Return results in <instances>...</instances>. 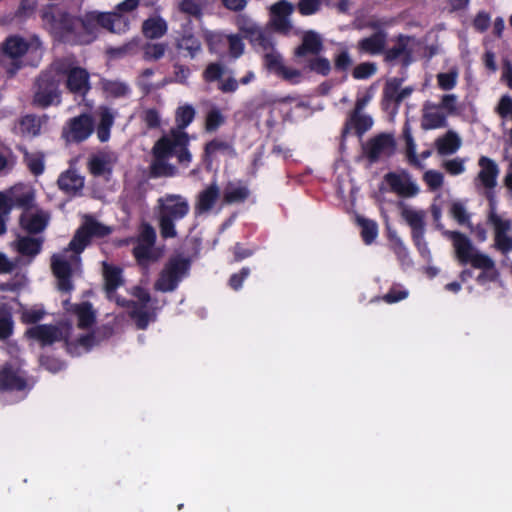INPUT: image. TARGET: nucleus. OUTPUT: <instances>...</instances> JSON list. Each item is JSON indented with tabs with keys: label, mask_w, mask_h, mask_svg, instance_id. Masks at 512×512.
Instances as JSON below:
<instances>
[{
	"label": "nucleus",
	"mask_w": 512,
	"mask_h": 512,
	"mask_svg": "<svg viewBox=\"0 0 512 512\" xmlns=\"http://www.w3.org/2000/svg\"><path fill=\"white\" fill-rule=\"evenodd\" d=\"M140 0H124L117 5L118 12H89L82 18L72 17L58 7H47L42 12L44 27L56 38L72 44L93 42L100 28L113 33H124L129 29V19L120 12L137 8Z\"/></svg>",
	"instance_id": "1"
},
{
	"label": "nucleus",
	"mask_w": 512,
	"mask_h": 512,
	"mask_svg": "<svg viewBox=\"0 0 512 512\" xmlns=\"http://www.w3.org/2000/svg\"><path fill=\"white\" fill-rule=\"evenodd\" d=\"M64 314L69 320L77 323L76 327L70 322L56 325L34 326V339L42 346L63 342L67 352L73 356H79L90 351L98 340L96 332L92 331L96 323L97 314L89 302L71 303L63 301Z\"/></svg>",
	"instance_id": "2"
},
{
	"label": "nucleus",
	"mask_w": 512,
	"mask_h": 512,
	"mask_svg": "<svg viewBox=\"0 0 512 512\" xmlns=\"http://www.w3.org/2000/svg\"><path fill=\"white\" fill-rule=\"evenodd\" d=\"M109 233V227L97 222L91 216H84L83 223L69 246L52 257L51 266L60 291L70 292L73 290L72 279L81 273L80 254L89 244L90 238L105 236Z\"/></svg>",
	"instance_id": "3"
},
{
	"label": "nucleus",
	"mask_w": 512,
	"mask_h": 512,
	"mask_svg": "<svg viewBox=\"0 0 512 512\" xmlns=\"http://www.w3.org/2000/svg\"><path fill=\"white\" fill-rule=\"evenodd\" d=\"M195 109L189 104L179 106L176 111L177 128L157 141L153 147L155 157L151 165L152 173L155 176H173L175 167L168 164L166 160L176 156L179 163L188 166L192 161V155L187 149L189 137L184 129L193 121Z\"/></svg>",
	"instance_id": "4"
},
{
	"label": "nucleus",
	"mask_w": 512,
	"mask_h": 512,
	"mask_svg": "<svg viewBox=\"0 0 512 512\" xmlns=\"http://www.w3.org/2000/svg\"><path fill=\"white\" fill-rule=\"evenodd\" d=\"M103 274L107 297L118 305L126 307L130 317L139 329H145L150 322L156 319V307L147 290L135 287L132 290L133 301L125 302L116 294L115 290L124 283L122 270L119 267L103 264Z\"/></svg>",
	"instance_id": "5"
},
{
	"label": "nucleus",
	"mask_w": 512,
	"mask_h": 512,
	"mask_svg": "<svg viewBox=\"0 0 512 512\" xmlns=\"http://www.w3.org/2000/svg\"><path fill=\"white\" fill-rule=\"evenodd\" d=\"M443 235L451 240L455 258L460 264H471L474 268L482 270L477 277L480 284L496 279L498 272L494 260L476 249L466 235L449 230H443Z\"/></svg>",
	"instance_id": "6"
},
{
	"label": "nucleus",
	"mask_w": 512,
	"mask_h": 512,
	"mask_svg": "<svg viewBox=\"0 0 512 512\" xmlns=\"http://www.w3.org/2000/svg\"><path fill=\"white\" fill-rule=\"evenodd\" d=\"M159 226L161 236L171 238L176 236L175 222L184 218L189 212L188 201L175 194H167L158 200Z\"/></svg>",
	"instance_id": "7"
},
{
	"label": "nucleus",
	"mask_w": 512,
	"mask_h": 512,
	"mask_svg": "<svg viewBox=\"0 0 512 512\" xmlns=\"http://www.w3.org/2000/svg\"><path fill=\"white\" fill-rule=\"evenodd\" d=\"M397 207L400 215L411 229V236L421 257L426 262L432 261V254L425 240L426 211L412 206L404 201H399Z\"/></svg>",
	"instance_id": "8"
},
{
	"label": "nucleus",
	"mask_w": 512,
	"mask_h": 512,
	"mask_svg": "<svg viewBox=\"0 0 512 512\" xmlns=\"http://www.w3.org/2000/svg\"><path fill=\"white\" fill-rule=\"evenodd\" d=\"M488 223L493 230V246L501 254L512 252V221L497 213L496 200L491 199Z\"/></svg>",
	"instance_id": "9"
},
{
	"label": "nucleus",
	"mask_w": 512,
	"mask_h": 512,
	"mask_svg": "<svg viewBox=\"0 0 512 512\" xmlns=\"http://www.w3.org/2000/svg\"><path fill=\"white\" fill-rule=\"evenodd\" d=\"M55 69L66 75L67 87L71 92L84 95L90 89L89 73L77 65L73 57H66L54 64Z\"/></svg>",
	"instance_id": "10"
},
{
	"label": "nucleus",
	"mask_w": 512,
	"mask_h": 512,
	"mask_svg": "<svg viewBox=\"0 0 512 512\" xmlns=\"http://www.w3.org/2000/svg\"><path fill=\"white\" fill-rule=\"evenodd\" d=\"M189 262L183 258L171 259L162 270L155 283V289L162 292L173 291L179 282L188 274Z\"/></svg>",
	"instance_id": "11"
},
{
	"label": "nucleus",
	"mask_w": 512,
	"mask_h": 512,
	"mask_svg": "<svg viewBox=\"0 0 512 512\" xmlns=\"http://www.w3.org/2000/svg\"><path fill=\"white\" fill-rule=\"evenodd\" d=\"M479 172L475 178V186L478 190H482L489 200H495L493 189L497 185V178L499 175V167L497 163L489 157L481 156L478 161Z\"/></svg>",
	"instance_id": "12"
},
{
	"label": "nucleus",
	"mask_w": 512,
	"mask_h": 512,
	"mask_svg": "<svg viewBox=\"0 0 512 512\" xmlns=\"http://www.w3.org/2000/svg\"><path fill=\"white\" fill-rule=\"evenodd\" d=\"M155 239L156 233L153 227L143 226L133 249V254L140 265L146 266L157 260L158 255L154 250Z\"/></svg>",
	"instance_id": "13"
},
{
	"label": "nucleus",
	"mask_w": 512,
	"mask_h": 512,
	"mask_svg": "<svg viewBox=\"0 0 512 512\" xmlns=\"http://www.w3.org/2000/svg\"><path fill=\"white\" fill-rule=\"evenodd\" d=\"M384 181L392 192L403 198L415 197L420 192L419 185L406 171L390 172Z\"/></svg>",
	"instance_id": "14"
},
{
	"label": "nucleus",
	"mask_w": 512,
	"mask_h": 512,
	"mask_svg": "<svg viewBox=\"0 0 512 512\" xmlns=\"http://www.w3.org/2000/svg\"><path fill=\"white\" fill-rule=\"evenodd\" d=\"M14 249L22 256H32V213H23L20 217V229L16 240L12 242Z\"/></svg>",
	"instance_id": "15"
},
{
	"label": "nucleus",
	"mask_w": 512,
	"mask_h": 512,
	"mask_svg": "<svg viewBox=\"0 0 512 512\" xmlns=\"http://www.w3.org/2000/svg\"><path fill=\"white\" fill-rule=\"evenodd\" d=\"M294 7L291 3L281 0L270 7V24L278 32L287 34L292 29L290 15Z\"/></svg>",
	"instance_id": "16"
},
{
	"label": "nucleus",
	"mask_w": 512,
	"mask_h": 512,
	"mask_svg": "<svg viewBox=\"0 0 512 512\" xmlns=\"http://www.w3.org/2000/svg\"><path fill=\"white\" fill-rule=\"evenodd\" d=\"M0 195L5 199L6 204L10 207V211L13 207L22 208L25 210L24 213H30L32 206V189L23 184H16L10 189L0 192Z\"/></svg>",
	"instance_id": "17"
},
{
	"label": "nucleus",
	"mask_w": 512,
	"mask_h": 512,
	"mask_svg": "<svg viewBox=\"0 0 512 512\" xmlns=\"http://www.w3.org/2000/svg\"><path fill=\"white\" fill-rule=\"evenodd\" d=\"M236 25L249 38L255 48L261 43L268 45V38L272 36L271 33L258 27L249 16L245 14L238 15Z\"/></svg>",
	"instance_id": "18"
},
{
	"label": "nucleus",
	"mask_w": 512,
	"mask_h": 512,
	"mask_svg": "<svg viewBox=\"0 0 512 512\" xmlns=\"http://www.w3.org/2000/svg\"><path fill=\"white\" fill-rule=\"evenodd\" d=\"M93 120L89 115L82 114L73 118L65 132L68 141L80 142L86 140L93 132Z\"/></svg>",
	"instance_id": "19"
},
{
	"label": "nucleus",
	"mask_w": 512,
	"mask_h": 512,
	"mask_svg": "<svg viewBox=\"0 0 512 512\" xmlns=\"http://www.w3.org/2000/svg\"><path fill=\"white\" fill-rule=\"evenodd\" d=\"M395 151V142L390 135H380L375 137L366 146L368 157L375 161L377 159L388 157Z\"/></svg>",
	"instance_id": "20"
},
{
	"label": "nucleus",
	"mask_w": 512,
	"mask_h": 512,
	"mask_svg": "<svg viewBox=\"0 0 512 512\" xmlns=\"http://www.w3.org/2000/svg\"><path fill=\"white\" fill-rule=\"evenodd\" d=\"M446 114L440 106L432 102H426L423 106L421 126L425 130L437 129L446 126Z\"/></svg>",
	"instance_id": "21"
},
{
	"label": "nucleus",
	"mask_w": 512,
	"mask_h": 512,
	"mask_svg": "<svg viewBox=\"0 0 512 512\" xmlns=\"http://www.w3.org/2000/svg\"><path fill=\"white\" fill-rule=\"evenodd\" d=\"M57 81L41 79L39 82V91L34 95V104L47 107L59 103V93L57 90Z\"/></svg>",
	"instance_id": "22"
},
{
	"label": "nucleus",
	"mask_w": 512,
	"mask_h": 512,
	"mask_svg": "<svg viewBox=\"0 0 512 512\" xmlns=\"http://www.w3.org/2000/svg\"><path fill=\"white\" fill-rule=\"evenodd\" d=\"M256 49L262 52L264 65L267 70L277 76L285 63L283 62L281 55L274 48L272 36L268 38V45L261 43L256 47Z\"/></svg>",
	"instance_id": "23"
},
{
	"label": "nucleus",
	"mask_w": 512,
	"mask_h": 512,
	"mask_svg": "<svg viewBox=\"0 0 512 512\" xmlns=\"http://www.w3.org/2000/svg\"><path fill=\"white\" fill-rule=\"evenodd\" d=\"M27 386L26 380L10 365H5L0 370V390L12 391L23 390Z\"/></svg>",
	"instance_id": "24"
},
{
	"label": "nucleus",
	"mask_w": 512,
	"mask_h": 512,
	"mask_svg": "<svg viewBox=\"0 0 512 512\" xmlns=\"http://www.w3.org/2000/svg\"><path fill=\"white\" fill-rule=\"evenodd\" d=\"M168 31V24L160 15H152L142 24V32L148 39H159Z\"/></svg>",
	"instance_id": "25"
},
{
	"label": "nucleus",
	"mask_w": 512,
	"mask_h": 512,
	"mask_svg": "<svg viewBox=\"0 0 512 512\" xmlns=\"http://www.w3.org/2000/svg\"><path fill=\"white\" fill-rule=\"evenodd\" d=\"M462 145L460 136L455 131H448L445 135L435 141L437 152L440 155H451L456 153Z\"/></svg>",
	"instance_id": "26"
},
{
	"label": "nucleus",
	"mask_w": 512,
	"mask_h": 512,
	"mask_svg": "<svg viewBox=\"0 0 512 512\" xmlns=\"http://www.w3.org/2000/svg\"><path fill=\"white\" fill-rule=\"evenodd\" d=\"M385 43L386 34L382 31H379L369 37L360 40L358 43V48L363 53L374 55L383 51Z\"/></svg>",
	"instance_id": "27"
},
{
	"label": "nucleus",
	"mask_w": 512,
	"mask_h": 512,
	"mask_svg": "<svg viewBox=\"0 0 512 512\" xmlns=\"http://www.w3.org/2000/svg\"><path fill=\"white\" fill-rule=\"evenodd\" d=\"M373 125V120L370 116L362 114L359 111H354L346 123L344 133L354 131L357 135L361 136Z\"/></svg>",
	"instance_id": "28"
},
{
	"label": "nucleus",
	"mask_w": 512,
	"mask_h": 512,
	"mask_svg": "<svg viewBox=\"0 0 512 512\" xmlns=\"http://www.w3.org/2000/svg\"><path fill=\"white\" fill-rule=\"evenodd\" d=\"M220 196V190L216 183L204 189L198 196L196 209L199 213L210 211Z\"/></svg>",
	"instance_id": "29"
},
{
	"label": "nucleus",
	"mask_w": 512,
	"mask_h": 512,
	"mask_svg": "<svg viewBox=\"0 0 512 512\" xmlns=\"http://www.w3.org/2000/svg\"><path fill=\"white\" fill-rule=\"evenodd\" d=\"M59 187L69 194H74L84 186V179L75 170H68L58 179Z\"/></svg>",
	"instance_id": "30"
},
{
	"label": "nucleus",
	"mask_w": 512,
	"mask_h": 512,
	"mask_svg": "<svg viewBox=\"0 0 512 512\" xmlns=\"http://www.w3.org/2000/svg\"><path fill=\"white\" fill-rule=\"evenodd\" d=\"M98 115L100 122L96 130L97 137L101 142H106L110 138V129L114 123V113L106 107H101Z\"/></svg>",
	"instance_id": "31"
},
{
	"label": "nucleus",
	"mask_w": 512,
	"mask_h": 512,
	"mask_svg": "<svg viewBox=\"0 0 512 512\" xmlns=\"http://www.w3.org/2000/svg\"><path fill=\"white\" fill-rule=\"evenodd\" d=\"M49 220L50 216L47 212L34 207V255L40 252L44 241L42 237H35V235L42 232L47 227Z\"/></svg>",
	"instance_id": "32"
},
{
	"label": "nucleus",
	"mask_w": 512,
	"mask_h": 512,
	"mask_svg": "<svg viewBox=\"0 0 512 512\" xmlns=\"http://www.w3.org/2000/svg\"><path fill=\"white\" fill-rule=\"evenodd\" d=\"M322 49V40L319 34L310 31L303 36V42L296 50L297 56H304L307 53L317 54Z\"/></svg>",
	"instance_id": "33"
},
{
	"label": "nucleus",
	"mask_w": 512,
	"mask_h": 512,
	"mask_svg": "<svg viewBox=\"0 0 512 512\" xmlns=\"http://www.w3.org/2000/svg\"><path fill=\"white\" fill-rule=\"evenodd\" d=\"M249 195V190L240 182L228 183L224 188L223 198L226 203L244 201Z\"/></svg>",
	"instance_id": "34"
},
{
	"label": "nucleus",
	"mask_w": 512,
	"mask_h": 512,
	"mask_svg": "<svg viewBox=\"0 0 512 512\" xmlns=\"http://www.w3.org/2000/svg\"><path fill=\"white\" fill-rule=\"evenodd\" d=\"M28 50V43L23 38L11 36L6 39L3 45V51L11 58H18L24 55Z\"/></svg>",
	"instance_id": "35"
},
{
	"label": "nucleus",
	"mask_w": 512,
	"mask_h": 512,
	"mask_svg": "<svg viewBox=\"0 0 512 512\" xmlns=\"http://www.w3.org/2000/svg\"><path fill=\"white\" fill-rule=\"evenodd\" d=\"M176 47L179 50L188 52L191 58H194L201 51L200 41L191 33L185 32L176 40Z\"/></svg>",
	"instance_id": "36"
},
{
	"label": "nucleus",
	"mask_w": 512,
	"mask_h": 512,
	"mask_svg": "<svg viewBox=\"0 0 512 512\" xmlns=\"http://www.w3.org/2000/svg\"><path fill=\"white\" fill-rule=\"evenodd\" d=\"M414 38L407 36H400L397 44L387 52L389 59H397L400 57H408L412 52Z\"/></svg>",
	"instance_id": "37"
},
{
	"label": "nucleus",
	"mask_w": 512,
	"mask_h": 512,
	"mask_svg": "<svg viewBox=\"0 0 512 512\" xmlns=\"http://www.w3.org/2000/svg\"><path fill=\"white\" fill-rule=\"evenodd\" d=\"M207 5V0H177L180 12L195 18L202 16V11Z\"/></svg>",
	"instance_id": "38"
},
{
	"label": "nucleus",
	"mask_w": 512,
	"mask_h": 512,
	"mask_svg": "<svg viewBox=\"0 0 512 512\" xmlns=\"http://www.w3.org/2000/svg\"><path fill=\"white\" fill-rule=\"evenodd\" d=\"M359 226L361 227V236L366 244H371L378 235V227L376 222L358 217Z\"/></svg>",
	"instance_id": "39"
},
{
	"label": "nucleus",
	"mask_w": 512,
	"mask_h": 512,
	"mask_svg": "<svg viewBox=\"0 0 512 512\" xmlns=\"http://www.w3.org/2000/svg\"><path fill=\"white\" fill-rule=\"evenodd\" d=\"M167 48L168 45L166 43H148L143 49L144 59L157 61L165 55Z\"/></svg>",
	"instance_id": "40"
},
{
	"label": "nucleus",
	"mask_w": 512,
	"mask_h": 512,
	"mask_svg": "<svg viewBox=\"0 0 512 512\" xmlns=\"http://www.w3.org/2000/svg\"><path fill=\"white\" fill-rule=\"evenodd\" d=\"M89 168L94 175H104L111 170V164L107 156L97 155L91 158Z\"/></svg>",
	"instance_id": "41"
},
{
	"label": "nucleus",
	"mask_w": 512,
	"mask_h": 512,
	"mask_svg": "<svg viewBox=\"0 0 512 512\" xmlns=\"http://www.w3.org/2000/svg\"><path fill=\"white\" fill-rule=\"evenodd\" d=\"M230 153H232L231 146L227 142L221 140H213L205 147V154L209 158L217 156L218 154L225 155Z\"/></svg>",
	"instance_id": "42"
},
{
	"label": "nucleus",
	"mask_w": 512,
	"mask_h": 512,
	"mask_svg": "<svg viewBox=\"0 0 512 512\" xmlns=\"http://www.w3.org/2000/svg\"><path fill=\"white\" fill-rule=\"evenodd\" d=\"M458 80V71L455 69H451L448 72L439 73L437 75V84L439 88L442 90H451L453 89Z\"/></svg>",
	"instance_id": "43"
},
{
	"label": "nucleus",
	"mask_w": 512,
	"mask_h": 512,
	"mask_svg": "<svg viewBox=\"0 0 512 512\" xmlns=\"http://www.w3.org/2000/svg\"><path fill=\"white\" fill-rule=\"evenodd\" d=\"M423 180L432 191L438 190L444 183V176L436 170H427L423 175Z\"/></svg>",
	"instance_id": "44"
},
{
	"label": "nucleus",
	"mask_w": 512,
	"mask_h": 512,
	"mask_svg": "<svg viewBox=\"0 0 512 512\" xmlns=\"http://www.w3.org/2000/svg\"><path fill=\"white\" fill-rule=\"evenodd\" d=\"M28 263L29 261L23 262L21 257H16L15 259L10 260L4 253L0 252V273L2 274L11 273L22 264Z\"/></svg>",
	"instance_id": "45"
},
{
	"label": "nucleus",
	"mask_w": 512,
	"mask_h": 512,
	"mask_svg": "<svg viewBox=\"0 0 512 512\" xmlns=\"http://www.w3.org/2000/svg\"><path fill=\"white\" fill-rule=\"evenodd\" d=\"M225 121V117L218 108H212L206 117V129L208 131L217 130Z\"/></svg>",
	"instance_id": "46"
},
{
	"label": "nucleus",
	"mask_w": 512,
	"mask_h": 512,
	"mask_svg": "<svg viewBox=\"0 0 512 512\" xmlns=\"http://www.w3.org/2000/svg\"><path fill=\"white\" fill-rule=\"evenodd\" d=\"M466 160L456 157L453 159L445 160L442 167L451 175L456 176L465 172Z\"/></svg>",
	"instance_id": "47"
},
{
	"label": "nucleus",
	"mask_w": 512,
	"mask_h": 512,
	"mask_svg": "<svg viewBox=\"0 0 512 512\" xmlns=\"http://www.w3.org/2000/svg\"><path fill=\"white\" fill-rule=\"evenodd\" d=\"M450 213L459 224H466L469 221L470 216L465 204L461 201H455L451 204Z\"/></svg>",
	"instance_id": "48"
},
{
	"label": "nucleus",
	"mask_w": 512,
	"mask_h": 512,
	"mask_svg": "<svg viewBox=\"0 0 512 512\" xmlns=\"http://www.w3.org/2000/svg\"><path fill=\"white\" fill-rule=\"evenodd\" d=\"M277 76L291 84H297L302 79V74L300 70L287 66L285 64L283 65L282 69L277 74Z\"/></svg>",
	"instance_id": "49"
},
{
	"label": "nucleus",
	"mask_w": 512,
	"mask_h": 512,
	"mask_svg": "<svg viewBox=\"0 0 512 512\" xmlns=\"http://www.w3.org/2000/svg\"><path fill=\"white\" fill-rule=\"evenodd\" d=\"M104 90L110 96L119 97L126 95L129 91V88L123 82L108 81L104 83Z\"/></svg>",
	"instance_id": "50"
},
{
	"label": "nucleus",
	"mask_w": 512,
	"mask_h": 512,
	"mask_svg": "<svg viewBox=\"0 0 512 512\" xmlns=\"http://www.w3.org/2000/svg\"><path fill=\"white\" fill-rule=\"evenodd\" d=\"M398 82L396 79L391 80L387 83V86L385 88V93L388 97L394 98L395 101L400 102L407 96H409L412 92L411 88H405L400 93L396 94V88H397Z\"/></svg>",
	"instance_id": "51"
},
{
	"label": "nucleus",
	"mask_w": 512,
	"mask_h": 512,
	"mask_svg": "<svg viewBox=\"0 0 512 512\" xmlns=\"http://www.w3.org/2000/svg\"><path fill=\"white\" fill-rule=\"evenodd\" d=\"M407 296H408V290L405 289L404 287L398 285V286H393L389 290V292L387 294H385L383 299L387 303H395V302H398L400 300L407 298Z\"/></svg>",
	"instance_id": "52"
},
{
	"label": "nucleus",
	"mask_w": 512,
	"mask_h": 512,
	"mask_svg": "<svg viewBox=\"0 0 512 512\" xmlns=\"http://www.w3.org/2000/svg\"><path fill=\"white\" fill-rule=\"evenodd\" d=\"M310 70L322 75H327L331 70V65L328 59L317 57L309 62Z\"/></svg>",
	"instance_id": "53"
},
{
	"label": "nucleus",
	"mask_w": 512,
	"mask_h": 512,
	"mask_svg": "<svg viewBox=\"0 0 512 512\" xmlns=\"http://www.w3.org/2000/svg\"><path fill=\"white\" fill-rule=\"evenodd\" d=\"M227 40L231 56L234 58L241 56L244 52V43L242 39L237 35H229L227 36Z\"/></svg>",
	"instance_id": "54"
},
{
	"label": "nucleus",
	"mask_w": 512,
	"mask_h": 512,
	"mask_svg": "<svg viewBox=\"0 0 512 512\" xmlns=\"http://www.w3.org/2000/svg\"><path fill=\"white\" fill-rule=\"evenodd\" d=\"M406 146V154L409 162L415 166L422 167L421 161L416 154V144L409 133L406 134Z\"/></svg>",
	"instance_id": "55"
},
{
	"label": "nucleus",
	"mask_w": 512,
	"mask_h": 512,
	"mask_svg": "<svg viewBox=\"0 0 512 512\" xmlns=\"http://www.w3.org/2000/svg\"><path fill=\"white\" fill-rule=\"evenodd\" d=\"M189 76H190V69L188 67L181 65V64H175L173 76L170 81L186 85Z\"/></svg>",
	"instance_id": "56"
},
{
	"label": "nucleus",
	"mask_w": 512,
	"mask_h": 512,
	"mask_svg": "<svg viewBox=\"0 0 512 512\" xmlns=\"http://www.w3.org/2000/svg\"><path fill=\"white\" fill-rule=\"evenodd\" d=\"M13 323L8 313L0 312V339H7L12 333Z\"/></svg>",
	"instance_id": "57"
},
{
	"label": "nucleus",
	"mask_w": 512,
	"mask_h": 512,
	"mask_svg": "<svg viewBox=\"0 0 512 512\" xmlns=\"http://www.w3.org/2000/svg\"><path fill=\"white\" fill-rule=\"evenodd\" d=\"M321 6L320 0H300L298 9L302 15H312L316 13Z\"/></svg>",
	"instance_id": "58"
},
{
	"label": "nucleus",
	"mask_w": 512,
	"mask_h": 512,
	"mask_svg": "<svg viewBox=\"0 0 512 512\" xmlns=\"http://www.w3.org/2000/svg\"><path fill=\"white\" fill-rule=\"evenodd\" d=\"M458 98L455 94H445L441 98V103L438 105L447 114H453L457 111Z\"/></svg>",
	"instance_id": "59"
},
{
	"label": "nucleus",
	"mask_w": 512,
	"mask_h": 512,
	"mask_svg": "<svg viewBox=\"0 0 512 512\" xmlns=\"http://www.w3.org/2000/svg\"><path fill=\"white\" fill-rule=\"evenodd\" d=\"M376 67L371 63H361L353 70V77L356 79H366L373 75Z\"/></svg>",
	"instance_id": "60"
},
{
	"label": "nucleus",
	"mask_w": 512,
	"mask_h": 512,
	"mask_svg": "<svg viewBox=\"0 0 512 512\" xmlns=\"http://www.w3.org/2000/svg\"><path fill=\"white\" fill-rule=\"evenodd\" d=\"M334 63L337 70L347 71L352 65V59L347 51H341L335 56Z\"/></svg>",
	"instance_id": "61"
},
{
	"label": "nucleus",
	"mask_w": 512,
	"mask_h": 512,
	"mask_svg": "<svg viewBox=\"0 0 512 512\" xmlns=\"http://www.w3.org/2000/svg\"><path fill=\"white\" fill-rule=\"evenodd\" d=\"M496 111L503 118L512 116V98L508 95L502 96Z\"/></svg>",
	"instance_id": "62"
},
{
	"label": "nucleus",
	"mask_w": 512,
	"mask_h": 512,
	"mask_svg": "<svg viewBox=\"0 0 512 512\" xmlns=\"http://www.w3.org/2000/svg\"><path fill=\"white\" fill-rule=\"evenodd\" d=\"M139 42H140V40L138 38H134L119 48L110 49L109 53L113 56H122V55H125L128 53H131L138 47Z\"/></svg>",
	"instance_id": "63"
},
{
	"label": "nucleus",
	"mask_w": 512,
	"mask_h": 512,
	"mask_svg": "<svg viewBox=\"0 0 512 512\" xmlns=\"http://www.w3.org/2000/svg\"><path fill=\"white\" fill-rule=\"evenodd\" d=\"M223 73V68L221 65L217 63H212L207 66L204 71V78L207 81H215L218 80Z\"/></svg>",
	"instance_id": "64"
}]
</instances>
